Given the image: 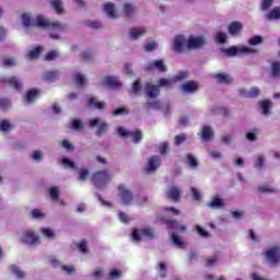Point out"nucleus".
I'll use <instances>...</instances> for the list:
<instances>
[{"label": "nucleus", "instance_id": "18", "mask_svg": "<svg viewBox=\"0 0 280 280\" xmlns=\"http://www.w3.org/2000/svg\"><path fill=\"white\" fill-rule=\"evenodd\" d=\"M240 95H242V97H247V98H255V97H259L261 90H259V88L254 86L250 90H246V89H241L238 90Z\"/></svg>", "mask_w": 280, "mask_h": 280}, {"label": "nucleus", "instance_id": "43", "mask_svg": "<svg viewBox=\"0 0 280 280\" xmlns=\"http://www.w3.org/2000/svg\"><path fill=\"white\" fill-rule=\"evenodd\" d=\"M189 78L188 71H180L176 75L173 77V82H183V80H187Z\"/></svg>", "mask_w": 280, "mask_h": 280}, {"label": "nucleus", "instance_id": "32", "mask_svg": "<svg viewBox=\"0 0 280 280\" xmlns=\"http://www.w3.org/2000/svg\"><path fill=\"white\" fill-rule=\"evenodd\" d=\"M12 130H14V125L10 124V120H2L0 122V132L8 135V132H12Z\"/></svg>", "mask_w": 280, "mask_h": 280}, {"label": "nucleus", "instance_id": "47", "mask_svg": "<svg viewBox=\"0 0 280 280\" xmlns=\"http://www.w3.org/2000/svg\"><path fill=\"white\" fill-rule=\"evenodd\" d=\"M61 163H62L63 167H66V170H77V167H78L75 165V162H73V161H71V160H69L67 158H63L61 160Z\"/></svg>", "mask_w": 280, "mask_h": 280}, {"label": "nucleus", "instance_id": "39", "mask_svg": "<svg viewBox=\"0 0 280 280\" xmlns=\"http://www.w3.org/2000/svg\"><path fill=\"white\" fill-rule=\"evenodd\" d=\"M259 135V129L254 128L246 133L247 141H250L252 143L257 141V137Z\"/></svg>", "mask_w": 280, "mask_h": 280}, {"label": "nucleus", "instance_id": "13", "mask_svg": "<svg viewBox=\"0 0 280 280\" xmlns=\"http://www.w3.org/2000/svg\"><path fill=\"white\" fill-rule=\"evenodd\" d=\"M147 71H160V73H165L167 71V66L165 60H153L151 63L145 66Z\"/></svg>", "mask_w": 280, "mask_h": 280}, {"label": "nucleus", "instance_id": "36", "mask_svg": "<svg viewBox=\"0 0 280 280\" xmlns=\"http://www.w3.org/2000/svg\"><path fill=\"white\" fill-rule=\"evenodd\" d=\"M187 165L190 167V170H198V160L192 154H187Z\"/></svg>", "mask_w": 280, "mask_h": 280}, {"label": "nucleus", "instance_id": "10", "mask_svg": "<svg viewBox=\"0 0 280 280\" xmlns=\"http://www.w3.org/2000/svg\"><path fill=\"white\" fill-rule=\"evenodd\" d=\"M188 40L184 35H176L173 42V49L176 54H183L187 48Z\"/></svg>", "mask_w": 280, "mask_h": 280}, {"label": "nucleus", "instance_id": "42", "mask_svg": "<svg viewBox=\"0 0 280 280\" xmlns=\"http://www.w3.org/2000/svg\"><path fill=\"white\" fill-rule=\"evenodd\" d=\"M260 107L262 109V115H270V108H272V102L262 101L260 102Z\"/></svg>", "mask_w": 280, "mask_h": 280}, {"label": "nucleus", "instance_id": "28", "mask_svg": "<svg viewBox=\"0 0 280 280\" xmlns=\"http://www.w3.org/2000/svg\"><path fill=\"white\" fill-rule=\"evenodd\" d=\"M267 21H279L280 20V7L273 8L267 15Z\"/></svg>", "mask_w": 280, "mask_h": 280}, {"label": "nucleus", "instance_id": "27", "mask_svg": "<svg viewBox=\"0 0 280 280\" xmlns=\"http://www.w3.org/2000/svg\"><path fill=\"white\" fill-rule=\"evenodd\" d=\"M156 273L161 279H165L167 277V264L164 261L159 262L155 267Z\"/></svg>", "mask_w": 280, "mask_h": 280}, {"label": "nucleus", "instance_id": "35", "mask_svg": "<svg viewBox=\"0 0 280 280\" xmlns=\"http://www.w3.org/2000/svg\"><path fill=\"white\" fill-rule=\"evenodd\" d=\"M49 3L52 9L57 12V14H63L65 9L62 8V1L60 0H49Z\"/></svg>", "mask_w": 280, "mask_h": 280}, {"label": "nucleus", "instance_id": "49", "mask_svg": "<svg viewBox=\"0 0 280 280\" xmlns=\"http://www.w3.org/2000/svg\"><path fill=\"white\" fill-rule=\"evenodd\" d=\"M264 43V37L256 35L252 38L248 39V45H250L252 47H255L257 45H261Z\"/></svg>", "mask_w": 280, "mask_h": 280}, {"label": "nucleus", "instance_id": "3", "mask_svg": "<svg viewBox=\"0 0 280 280\" xmlns=\"http://www.w3.org/2000/svg\"><path fill=\"white\" fill-rule=\"evenodd\" d=\"M35 24L37 27H43L44 30H58L59 32H65L67 25L60 22H51L44 15H37Z\"/></svg>", "mask_w": 280, "mask_h": 280}, {"label": "nucleus", "instance_id": "40", "mask_svg": "<svg viewBox=\"0 0 280 280\" xmlns=\"http://www.w3.org/2000/svg\"><path fill=\"white\" fill-rule=\"evenodd\" d=\"M147 110L153 109V110H161L162 105L159 101H149L145 104Z\"/></svg>", "mask_w": 280, "mask_h": 280}, {"label": "nucleus", "instance_id": "25", "mask_svg": "<svg viewBox=\"0 0 280 280\" xmlns=\"http://www.w3.org/2000/svg\"><path fill=\"white\" fill-rule=\"evenodd\" d=\"M38 97V91L36 90H31L26 93L24 96V104L26 106H30V104H34V101Z\"/></svg>", "mask_w": 280, "mask_h": 280}, {"label": "nucleus", "instance_id": "33", "mask_svg": "<svg viewBox=\"0 0 280 280\" xmlns=\"http://www.w3.org/2000/svg\"><path fill=\"white\" fill-rule=\"evenodd\" d=\"M74 81L79 89H84V85L86 84V77L80 72H77L74 73Z\"/></svg>", "mask_w": 280, "mask_h": 280}, {"label": "nucleus", "instance_id": "15", "mask_svg": "<svg viewBox=\"0 0 280 280\" xmlns=\"http://www.w3.org/2000/svg\"><path fill=\"white\" fill-rule=\"evenodd\" d=\"M145 34H148L145 26H136L129 30L128 36L130 40H139V38H142Z\"/></svg>", "mask_w": 280, "mask_h": 280}, {"label": "nucleus", "instance_id": "1", "mask_svg": "<svg viewBox=\"0 0 280 280\" xmlns=\"http://www.w3.org/2000/svg\"><path fill=\"white\" fill-rule=\"evenodd\" d=\"M262 257L269 268H278L280 266V246L267 247Z\"/></svg>", "mask_w": 280, "mask_h": 280}, {"label": "nucleus", "instance_id": "17", "mask_svg": "<svg viewBox=\"0 0 280 280\" xmlns=\"http://www.w3.org/2000/svg\"><path fill=\"white\" fill-rule=\"evenodd\" d=\"M254 168L258 172L266 170V155L264 153H257L254 155Z\"/></svg>", "mask_w": 280, "mask_h": 280}, {"label": "nucleus", "instance_id": "9", "mask_svg": "<svg viewBox=\"0 0 280 280\" xmlns=\"http://www.w3.org/2000/svg\"><path fill=\"white\" fill-rule=\"evenodd\" d=\"M21 242L28 246H37V244H40V236L34 233L33 230H27L22 233Z\"/></svg>", "mask_w": 280, "mask_h": 280}, {"label": "nucleus", "instance_id": "4", "mask_svg": "<svg viewBox=\"0 0 280 280\" xmlns=\"http://www.w3.org/2000/svg\"><path fill=\"white\" fill-rule=\"evenodd\" d=\"M92 183L96 189H104L110 183V174L108 171H100L93 174Z\"/></svg>", "mask_w": 280, "mask_h": 280}, {"label": "nucleus", "instance_id": "5", "mask_svg": "<svg viewBox=\"0 0 280 280\" xmlns=\"http://www.w3.org/2000/svg\"><path fill=\"white\" fill-rule=\"evenodd\" d=\"M143 237H147V240H156V232L152 228H144V229H135L131 234V240L133 242H141Z\"/></svg>", "mask_w": 280, "mask_h": 280}, {"label": "nucleus", "instance_id": "44", "mask_svg": "<svg viewBox=\"0 0 280 280\" xmlns=\"http://www.w3.org/2000/svg\"><path fill=\"white\" fill-rule=\"evenodd\" d=\"M44 80L46 82H54L55 80H58V71H48L44 74Z\"/></svg>", "mask_w": 280, "mask_h": 280}, {"label": "nucleus", "instance_id": "61", "mask_svg": "<svg viewBox=\"0 0 280 280\" xmlns=\"http://www.w3.org/2000/svg\"><path fill=\"white\" fill-rule=\"evenodd\" d=\"M124 12L126 16H130V14L135 13V5L130 4V3H126L124 5Z\"/></svg>", "mask_w": 280, "mask_h": 280}, {"label": "nucleus", "instance_id": "55", "mask_svg": "<svg viewBox=\"0 0 280 280\" xmlns=\"http://www.w3.org/2000/svg\"><path fill=\"white\" fill-rule=\"evenodd\" d=\"M159 152L160 154L162 155H165L170 152V142H162L160 145H159Z\"/></svg>", "mask_w": 280, "mask_h": 280}, {"label": "nucleus", "instance_id": "60", "mask_svg": "<svg viewBox=\"0 0 280 280\" xmlns=\"http://www.w3.org/2000/svg\"><path fill=\"white\" fill-rule=\"evenodd\" d=\"M82 128H84V125L82 124V120H80V119L72 120V124H71V129L72 130H82Z\"/></svg>", "mask_w": 280, "mask_h": 280}, {"label": "nucleus", "instance_id": "48", "mask_svg": "<svg viewBox=\"0 0 280 280\" xmlns=\"http://www.w3.org/2000/svg\"><path fill=\"white\" fill-rule=\"evenodd\" d=\"M214 40L220 45H224V43H226V33L218 32L217 34H214Z\"/></svg>", "mask_w": 280, "mask_h": 280}, {"label": "nucleus", "instance_id": "34", "mask_svg": "<svg viewBox=\"0 0 280 280\" xmlns=\"http://www.w3.org/2000/svg\"><path fill=\"white\" fill-rule=\"evenodd\" d=\"M42 235L48 240V242H51V240H56V232L49 228H42L40 230Z\"/></svg>", "mask_w": 280, "mask_h": 280}, {"label": "nucleus", "instance_id": "29", "mask_svg": "<svg viewBox=\"0 0 280 280\" xmlns=\"http://www.w3.org/2000/svg\"><path fill=\"white\" fill-rule=\"evenodd\" d=\"M167 196L171 198V200L176 202L180 198V189L176 186H173L168 189Z\"/></svg>", "mask_w": 280, "mask_h": 280}, {"label": "nucleus", "instance_id": "63", "mask_svg": "<svg viewBox=\"0 0 280 280\" xmlns=\"http://www.w3.org/2000/svg\"><path fill=\"white\" fill-rule=\"evenodd\" d=\"M78 248L80 253H83V255H86L89 253V246L86 244V241H82L78 244Z\"/></svg>", "mask_w": 280, "mask_h": 280}, {"label": "nucleus", "instance_id": "52", "mask_svg": "<svg viewBox=\"0 0 280 280\" xmlns=\"http://www.w3.org/2000/svg\"><path fill=\"white\" fill-rule=\"evenodd\" d=\"M43 51V48L40 47H37V48H34L32 49L30 52H28V58L30 60H36V58H38V56H40V52Z\"/></svg>", "mask_w": 280, "mask_h": 280}, {"label": "nucleus", "instance_id": "14", "mask_svg": "<svg viewBox=\"0 0 280 280\" xmlns=\"http://www.w3.org/2000/svg\"><path fill=\"white\" fill-rule=\"evenodd\" d=\"M159 167H161V158H159L158 155H152L151 158H149L144 170L148 174H154V172H156Z\"/></svg>", "mask_w": 280, "mask_h": 280}, {"label": "nucleus", "instance_id": "64", "mask_svg": "<svg viewBox=\"0 0 280 280\" xmlns=\"http://www.w3.org/2000/svg\"><path fill=\"white\" fill-rule=\"evenodd\" d=\"M58 56H59L58 50H51L45 56V60H48V61L56 60Z\"/></svg>", "mask_w": 280, "mask_h": 280}, {"label": "nucleus", "instance_id": "19", "mask_svg": "<svg viewBox=\"0 0 280 280\" xmlns=\"http://www.w3.org/2000/svg\"><path fill=\"white\" fill-rule=\"evenodd\" d=\"M198 136L203 142L211 141V139H213V128L205 125L202 126L201 131L198 133Z\"/></svg>", "mask_w": 280, "mask_h": 280}, {"label": "nucleus", "instance_id": "57", "mask_svg": "<svg viewBox=\"0 0 280 280\" xmlns=\"http://www.w3.org/2000/svg\"><path fill=\"white\" fill-rule=\"evenodd\" d=\"M135 95H141V80H136L132 84Z\"/></svg>", "mask_w": 280, "mask_h": 280}, {"label": "nucleus", "instance_id": "7", "mask_svg": "<svg viewBox=\"0 0 280 280\" xmlns=\"http://www.w3.org/2000/svg\"><path fill=\"white\" fill-rule=\"evenodd\" d=\"M118 135L122 139H128V137H130L133 143H141V139H143L141 130L130 131L124 127L118 128Z\"/></svg>", "mask_w": 280, "mask_h": 280}, {"label": "nucleus", "instance_id": "46", "mask_svg": "<svg viewBox=\"0 0 280 280\" xmlns=\"http://www.w3.org/2000/svg\"><path fill=\"white\" fill-rule=\"evenodd\" d=\"M49 196L51 200L58 201V198L60 197V188H58V186L49 188Z\"/></svg>", "mask_w": 280, "mask_h": 280}, {"label": "nucleus", "instance_id": "31", "mask_svg": "<svg viewBox=\"0 0 280 280\" xmlns=\"http://www.w3.org/2000/svg\"><path fill=\"white\" fill-rule=\"evenodd\" d=\"M11 275H14L18 279H25V271L21 270L19 266L11 265L9 267Z\"/></svg>", "mask_w": 280, "mask_h": 280}, {"label": "nucleus", "instance_id": "37", "mask_svg": "<svg viewBox=\"0 0 280 280\" xmlns=\"http://www.w3.org/2000/svg\"><path fill=\"white\" fill-rule=\"evenodd\" d=\"M166 224L167 226H170V229H175L176 231H182V232L187 231V226L178 224L176 220H168Z\"/></svg>", "mask_w": 280, "mask_h": 280}, {"label": "nucleus", "instance_id": "6", "mask_svg": "<svg viewBox=\"0 0 280 280\" xmlns=\"http://www.w3.org/2000/svg\"><path fill=\"white\" fill-rule=\"evenodd\" d=\"M221 51L223 54H225V56H230V57L240 56V54H245V55L257 54V49L246 47V46L241 47V48L232 46L230 48H222Z\"/></svg>", "mask_w": 280, "mask_h": 280}, {"label": "nucleus", "instance_id": "30", "mask_svg": "<svg viewBox=\"0 0 280 280\" xmlns=\"http://www.w3.org/2000/svg\"><path fill=\"white\" fill-rule=\"evenodd\" d=\"M210 209H222L224 207V201L219 197H213L212 200L208 203Z\"/></svg>", "mask_w": 280, "mask_h": 280}, {"label": "nucleus", "instance_id": "20", "mask_svg": "<svg viewBox=\"0 0 280 280\" xmlns=\"http://www.w3.org/2000/svg\"><path fill=\"white\" fill-rule=\"evenodd\" d=\"M102 82L104 86H109V89L121 88V81L117 77H105Z\"/></svg>", "mask_w": 280, "mask_h": 280}, {"label": "nucleus", "instance_id": "12", "mask_svg": "<svg viewBox=\"0 0 280 280\" xmlns=\"http://www.w3.org/2000/svg\"><path fill=\"white\" fill-rule=\"evenodd\" d=\"M207 45V39L202 36H190L188 38L187 49H200Z\"/></svg>", "mask_w": 280, "mask_h": 280}, {"label": "nucleus", "instance_id": "41", "mask_svg": "<svg viewBox=\"0 0 280 280\" xmlns=\"http://www.w3.org/2000/svg\"><path fill=\"white\" fill-rule=\"evenodd\" d=\"M21 19L24 27H32V25H36L35 22H32V16H30L28 13H23Z\"/></svg>", "mask_w": 280, "mask_h": 280}, {"label": "nucleus", "instance_id": "58", "mask_svg": "<svg viewBox=\"0 0 280 280\" xmlns=\"http://www.w3.org/2000/svg\"><path fill=\"white\" fill-rule=\"evenodd\" d=\"M159 49V44L156 42H151L144 45L145 51H156Z\"/></svg>", "mask_w": 280, "mask_h": 280}, {"label": "nucleus", "instance_id": "62", "mask_svg": "<svg viewBox=\"0 0 280 280\" xmlns=\"http://www.w3.org/2000/svg\"><path fill=\"white\" fill-rule=\"evenodd\" d=\"M61 270L65 272V275H75V269L73 266L62 265Z\"/></svg>", "mask_w": 280, "mask_h": 280}, {"label": "nucleus", "instance_id": "22", "mask_svg": "<svg viewBox=\"0 0 280 280\" xmlns=\"http://www.w3.org/2000/svg\"><path fill=\"white\" fill-rule=\"evenodd\" d=\"M104 12L107 14L108 19H117V10H115V4L107 2L104 4Z\"/></svg>", "mask_w": 280, "mask_h": 280}, {"label": "nucleus", "instance_id": "16", "mask_svg": "<svg viewBox=\"0 0 280 280\" xmlns=\"http://www.w3.org/2000/svg\"><path fill=\"white\" fill-rule=\"evenodd\" d=\"M199 89H200V85L196 81H188L180 86L182 93H186L187 95L197 93Z\"/></svg>", "mask_w": 280, "mask_h": 280}, {"label": "nucleus", "instance_id": "45", "mask_svg": "<svg viewBox=\"0 0 280 280\" xmlns=\"http://www.w3.org/2000/svg\"><path fill=\"white\" fill-rule=\"evenodd\" d=\"M0 108L2 110H9V108H12V101L9 98L0 97Z\"/></svg>", "mask_w": 280, "mask_h": 280}, {"label": "nucleus", "instance_id": "56", "mask_svg": "<svg viewBox=\"0 0 280 280\" xmlns=\"http://www.w3.org/2000/svg\"><path fill=\"white\" fill-rule=\"evenodd\" d=\"M85 25L92 30H102V22L100 21H86Z\"/></svg>", "mask_w": 280, "mask_h": 280}, {"label": "nucleus", "instance_id": "54", "mask_svg": "<svg viewBox=\"0 0 280 280\" xmlns=\"http://www.w3.org/2000/svg\"><path fill=\"white\" fill-rule=\"evenodd\" d=\"M60 145L63 150H67V152H73L74 150L73 144L68 139L62 140Z\"/></svg>", "mask_w": 280, "mask_h": 280}, {"label": "nucleus", "instance_id": "50", "mask_svg": "<svg viewBox=\"0 0 280 280\" xmlns=\"http://www.w3.org/2000/svg\"><path fill=\"white\" fill-rule=\"evenodd\" d=\"M271 74H272V78H280V62L279 61H276L272 63Z\"/></svg>", "mask_w": 280, "mask_h": 280}, {"label": "nucleus", "instance_id": "21", "mask_svg": "<svg viewBox=\"0 0 280 280\" xmlns=\"http://www.w3.org/2000/svg\"><path fill=\"white\" fill-rule=\"evenodd\" d=\"M4 82L9 84V86H13L15 91H19V92L23 91V83L16 77H9L4 80Z\"/></svg>", "mask_w": 280, "mask_h": 280}, {"label": "nucleus", "instance_id": "53", "mask_svg": "<svg viewBox=\"0 0 280 280\" xmlns=\"http://www.w3.org/2000/svg\"><path fill=\"white\" fill-rule=\"evenodd\" d=\"M90 277H92V279L94 280H98L102 279L104 277V269L102 268H96L91 275Z\"/></svg>", "mask_w": 280, "mask_h": 280}, {"label": "nucleus", "instance_id": "38", "mask_svg": "<svg viewBox=\"0 0 280 280\" xmlns=\"http://www.w3.org/2000/svg\"><path fill=\"white\" fill-rule=\"evenodd\" d=\"M89 176H91V172H89L88 168L79 170L78 180L81 183H86V180H89Z\"/></svg>", "mask_w": 280, "mask_h": 280}, {"label": "nucleus", "instance_id": "26", "mask_svg": "<svg viewBox=\"0 0 280 280\" xmlns=\"http://www.w3.org/2000/svg\"><path fill=\"white\" fill-rule=\"evenodd\" d=\"M214 80L219 82V84H231L233 82V78L226 73H218L214 75Z\"/></svg>", "mask_w": 280, "mask_h": 280}, {"label": "nucleus", "instance_id": "51", "mask_svg": "<svg viewBox=\"0 0 280 280\" xmlns=\"http://www.w3.org/2000/svg\"><path fill=\"white\" fill-rule=\"evenodd\" d=\"M171 240H172L174 246H176L177 248H183V244H184L183 240H180L178 237V235H176V233L171 234Z\"/></svg>", "mask_w": 280, "mask_h": 280}, {"label": "nucleus", "instance_id": "11", "mask_svg": "<svg viewBox=\"0 0 280 280\" xmlns=\"http://www.w3.org/2000/svg\"><path fill=\"white\" fill-rule=\"evenodd\" d=\"M119 197L121 199L122 205H132V200L135 199V196L132 195V191L129 190L128 187L120 185L118 187Z\"/></svg>", "mask_w": 280, "mask_h": 280}, {"label": "nucleus", "instance_id": "8", "mask_svg": "<svg viewBox=\"0 0 280 280\" xmlns=\"http://www.w3.org/2000/svg\"><path fill=\"white\" fill-rule=\"evenodd\" d=\"M89 126L91 128H97L96 137H102L108 132V122L102 120V118H92L89 120Z\"/></svg>", "mask_w": 280, "mask_h": 280}, {"label": "nucleus", "instance_id": "23", "mask_svg": "<svg viewBox=\"0 0 280 280\" xmlns=\"http://www.w3.org/2000/svg\"><path fill=\"white\" fill-rule=\"evenodd\" d=\"M89 105L91 108H98V110H104V108H106V103L100 102L95 96L89 97Z\"/></svg>", "mask_w": 280, "mask_h": 280}, {"label": "nucleus", "instance_id": "2", "mask_svg": "<svg viewBox=\"0 0 280 280\" xmlns=\"http://www.w3.org/2000/svg\"><path fill=\"white\" fill-rule=\"evenodd\" d=\"M159 84L160 85L152 84V83L145 84V91H147L148 97H151V98L159 97V93L161 92L160 90L161 86H163L164 89H172V85L175 84L174 78L160 79Z\"/></svg>", "mask_w": 280, "mask_h": 280}, {"label": "nucleus", "instance_id": "59", "mask_svg": "<svg viewBox=\"0 0 280 280\" xmlns=\"http://www.w3.org/2000/svg\"><path fill=\"white\" fill-rule=\"evenodd\" d=\"M31 213L34 220H43L45 218V213L38 209H33Z\"/></svg>", "mask_w": 280, "mask_h": 280}, {"label": "nucleus", "instance_id": "24", "mask_svg": "<svg viewBox=\"0 0 280 280\" xmlns=\"http://www.w3.org/2000/svg\"><path fill=\"white\" fill-rule=\"evenodd\" d=\"M243 27L244 26L242 25V23H240V22H232L229 25V33L232 36H238V34H240V32H242Z\"/></svg>", "mask_w": 280, "mask_h": 280}]
</instances>
